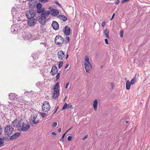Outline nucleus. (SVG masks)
Wrapping results in <instances>:
<instances>
[{
	"instance_id": "1",
	"label": "nucleus",
	"mask_w": 150,
	"mask_h": 150,
	"mask_svg": "<svg viewBox=\"0 0 150 150\" xmlns=\"http://www.w3.org/2000/svg\"><path fill=\"white\" fill-rule=\"evenodd\" d=\"M42 5L40 3H38L36 5L37 10L36 11L37 13L41 14L40 16H39L38 21L40 24L42 25H45L46 20V18L50 14V11H45L44 8H42Z\"/></svg>"
},
{
	"instance_id": "2",
	"label": "nucleus",
	"mask_w": 150,
	"mask_h": 150,
	"mask_svg": "<svg viewBox=\"0 0 150 150\" xmlns=\"http://www.w3.org/2000/svg\"><path fill=\"white\" fill-rule=\"evenodd\" d=\"M13 128L11 125L6 126L4 129V134L5 136H10L13 133Z\"/></svg>"
},
{
	"instance_id": "3",
	"label": "nucleus",
	"mask_w": 150,
	"mask_h": 150,
	"mask_svg": "<svg viewBox=\"0 0 150 150\" xmlns=\"http://www.w3.org/2000/svg\"><path fill=\"white\" fill-rule=\"evenodd\" d=\"M59 87V83L57 82L54 88V92L53 93L52 97L54 98H57L59 95V90L58 88Z\"/></svg>"
},
{
	"instance_id": "4",
	"label": "nucleus",
	"mask_w": 150,
	"mask_h": 150,
	"mask_svg": "<svg viewBox=\"0 0 150 150\" xmlns=\"http://www.w3.org/2000/svg\"><path fill=\"white\" fill-rule=\"evenodd\" d=\"M55 43L59 45H61L64 43V38L61 35H57L55 38Z\"/></svg>"
},
{
	"instance_id": "5",
	"label": "nucleus",
	"mask_w": 150,
	"mask_h": 150,
	"mask_svg": "<svg viewBox=\"0 0 150 150\" xmlns=\"http://www.w3.org/2000/svg\"><path fill=\"white\" fill-rule=\"evenodd\" d=\"M36 12L35 10L30 9L26 12V16L28 18H33L35 15Z\"/></svg>"
},
{
	"instance_id": "6",
	"label": "nucleus",
	"mask_w": 150,
	"mask_h": 150,
	"mask_svg": "<svg viewBox=\"0 0 150 150\" xmlns=\"http://www.w3.org/2000/svg\"><path fill=\"white\" fill-rule=\"evenodd\" d=\"M50 108V106L49 102L45 101L43 104L42 106V110L44 112H47L49 111Z\"/></svg>"
},
{
	"instance_id": "7",
	"label": "nucleus",
	"mask_w": 150,
	"mask_h": 150,
	"mask_svg": "<svg viewBox=\"0 0 150 150\" xmlns=\"http://www.w3.org/2000/svg\"><path fill=\"white\" fill-rule=\"evenodd\" d=\"M37 114L33 113L29 119L30 122H32L34 124H37L39 121V120L37 118Z\"/></svg>"
},
{
	"instance_id": "8",
	"label": "nucleus",
	"mask_w": 150,
	"mask_h": 150,
	"mask_svg": "<svg viewBox=\"0 0 150 150\" xmlns=\"http://www.w3.org/2000/svg\"><path fill=\"white\" fill-rule=\"evenodd\" d=\"M21 121L16 118L12 122V125L14 127L20 128L21 126Z\"/></svg>"
},
{
	"instance_id": "9",
	"label": "nucleus",
	"mask_w": 150,
	"mask_h": 150,
	"mask_svg": "<svg viewBox=\"0 0 150 150\" xmlns=\"http://www.w3.org/2000/svg\"><path fill=\"white\" fill-rule=\"evenodd\" d=\"M30 126L28 125V122L25 123L23 122L21 125V126L20 129L23 132L27 131L30 128Z\"/></svg>"
},
{
	"instance_id": "10",
	"label": "nucleus",
	"mask_w": 150,
	"mask_h": 150,
	"mask_svg": "<svg viewBox=\"0 0 150 150\" xmlns=\"http://www.w3.org/2000/svg\"><path fill=\"white\" fill-rule=\"evenodd\" d=\"M29 20L28 21V25L30 26H33L35 25L36 22L37 21V19L35 18H28Z\"/></svg>"
},
{
	"instance_id": "11",
	"label": "nucleus",
	"mask_w": 150,
	"mask_h": 150,
	"mask_svg": "<svg viewBox=\"0 0 150 150\" xmlns=\"http://www.w3.org/2000/svg\"><path fill=\"white\" fill-rule=\"evenodd\" d=\"M63 31L66 35H69L70 34V28L69 26H66L64 28L63 30Z\"/></svg>"
},
{
	"instance_id": "12",
	"label": "nucleus",
	"mask_w": 150,
	"mask_h": 150,
	"mask_svg": "<svg viewBox=\"0 0 150 150\" xmlns=\"http://www.w3.org/2000/svg\"><path fill=\"white\" fill-rule=\"evenodd\" d=\"M57 56L59 59L62 60L65 56V52L60 50L58 52Z\"/></svg>"
},
{
	"instance_id": "13",
	"label": "nucleus",
	"mask_w": 150,
	"mask_h": 150,
	"mask_svg": "<svg viewBox=\"0 0 150 150\" xmlns=\"http://www.w3.org/2000/svg\"><path fill=\"white\" fill-rule=\"evenodd\" d=\"M58 69L56 66H53L52 68L51 71V74L54 76V75L57 74L58 73Z\"/></svg>"
},
{
	"instance_id": "14",
	"label": "nucleus",
	"mask_w": 150,
	"mask_h": 150,
	"mask_svg": "<svg viewBox=\"0 0 150 150\" xmlns=\"http://www.w3.org/2000/svg\"><path fill=\"white\" fill-rule=\"evenodd\" d=\"M84 67L86 72L87 73L89 72L91 69L92 68V66L91 64H88L87 62L85 63Z\"/></svg>"
},
{
	"instance_id": "15",
	"label": "nucleus",
	"mask_w": 150,
	"mask_h": 150,
	"mask_svg": "<svg viewBox=\"0 0 150 150\" xmlns=\"http://www.w3.org/2000/svg\"><path fill=\"white\" fill-rule=\"evenodd\" d=\"M50 13L54 16H55L58 15L59 14V10L57 9L52 8L51 11Z\"/></svg>"
},
{
	"instance_id": "16",
	"label": "nucleus",
	"mask_w": 150,
	"mask_h": 150,
	"mask_svg": "<svg viewBox=\"0 0 150 150\" xmlns=\"http://www.w3.org/2000/svg\"><path fill=\"white\" fill-rule=\"evenodd\" d=\"M52 26L55 30H57L59 28V25L57 22L53 21L52 24Z\"/></svg>"
},
{
	"instance_id": "17",
	"label": "nucleus",
	"mask_w": 150,
	"mask_h": 150,
	"mask_svg": "<svg viewBox=\"0 0 150 150\" xmlns=\"http://www.w3.org/2000/svg\"><path fill=\"white\" fill-rule=\"evenodd\" d=\"M17 27L18 28L17 25L16 26V25H12L11 28V32L14 34L16 33L18 30V29L17 28Z\"/></svg>"
},
{
	"instance_id": "18",
	"label": "nucleus",
	"mask_w": 150,
	"mask_h": 150,
	"mask_svg": "<svg viewBox=\"0 0 150 150\" xmlns=\"http://www.w3.org/2000/svg\"><path fill=\"white\" fill-rule=\"evenodd\" d=\"M21 135V133L19 132H17L15 133L14 134L11 136L9 140H13L19 137Z\"/></svg>"
},
{
	"instance_id": "19",
	"label": "nucleus",
	"mask_w": 150,
	"mask_h": 150,
	"mask_svg": "<svg viewBox=\"0 0 150 150\" xmlns=\"http://www.w3.org/2000/svg\"><path fill=\"white\" fill-rule=\"evenodd\" d=\"M16 96L17 95L15 93H11L9 94V98L11 100L15 99Z\"/></svg>"
},
{
	"instance_id": "20",
	"label": "nucleus",
	"mask_w": 150,
	"mask_h": 150,
	"mask_svg": "<svg viewBox=\"0 0 150 150\" xmlns=\"http://www.w3.org/2000/svg\"><path fill=\"white\" fill-rule=\"evenodd\" d=\"M58 17L61 20L63 21L64 22H65L67 20V17L63 15H59L58 16Z\"/></svg>"
},
{
	"instance_id": "21",
	"label": "nucleus",
	"mask_w": 150,
	"mask_h": 150,
	"mask_svg": "<svg viewBox=\"0 0 150 150\" xmlns=\"http://www.w3.org/2000/svg\"><path fill=\"white\" fill-rule=\"evenodd\" d=\"M98 105V100L97 99L95 100L93 102V107L94 110H96L97 109Z\"/></svg>"
},
{
	"instance_id": "22",
	"label": "nucleus",
	"mask_w": 150,
	"mask_h": 150,
	"mask_svg": "<svg viewBox=\"0 0 150 150\" xmlns=\"http://www.w3.org/2000/svg\"><path fill=\"white\" fill-rule=\"evenodd\" d=\"M104 33L105 35V38L107 39H109V31L108 29H105L104 30Z\"/></svg>"
},
{
	"instance_id": "23",
	"label": "nucleus",
	"mask_w": 150,
	"mask_h": 150,
	"mask_svg": "<svg viewBox=\"0 0 150 150\" xmlns=\"http://www.w3.org/2000/svg\"><path fill=\"white\" fill-rule=\"evenodd\" d=\"M130 82L128 80L127 81L126 83V88L127 90H129L130 88L131 85Z\"/></svg>"
},
{
	"instance_id": "24",
	"label": "nucleus",
	"mask_w": 150,
	"mask_h": 150,
	"mask_svg": "<svg viewBox=\"0 0 150 150\" xmlns=\"http://www.w3.org/2000/svg\"><path fill=\"white\" fill-rule=\"evenodd\" d=\"M70 39L68 36H66L65 38V43H68Z\"/></svg>"
},
{
	"instance_id": "25",
	"label": "nucleus",
	"mask_w": 150,
	"mask_h": 150,
	"mask_svg": "<svg viewBox=\"0 0 150 150\" xmlns=\"http://www.w3.org/2000/svg\"><path fill=\"white\" fill-rule=\"evenodd\" d=\"M85 60L87 62V63H88V64H90V62L89 61V59L88 57L86 56L85 57Z\"/></svg>"
},
{
	"instance_id": "26",
	"label": "nucleus",
	"mask_w": 150,
	"mask_h": 150,
	"mask_svg": "<svg viewBox=\"0 0 150 150\" xmlns=\"http://www.w3.org/2000/svg\"><path fill=\"white\" fill-rule=\"evenodd\" d=\"M136 81V79L135 78H133L131 80L130 83L131 84L133 85L135 82Z\"/></svg>"
},
{
	"instance_id": "27",
	"label": "nucleus",
	"mask_w": 150,
	"mask_h": 150,
	"mask_svg": "<svg viewBox=\"0 0 150 150\" xmlns=\"http://www.w3.org/2000/svg\"><path fill=\"white\" fill-rule=\"evenodd\" d=\"M68 109L67 107V103H65L64 105L63 108H62V110H63L64 109Z\"/></svg>"
},
{
	"instance_id": "28",
	"label": "nucleus",
	"mask_w": 150,
	"mask_h": 150,
	"mask_svg": "<svg viewBox=\"0 0 150 150\" xmlns=\"http://www.w3.org/2000/svg\"><path fill=\"white\" fill-rule=\"evenodd\" d=\"M40 114L41 116L43 118H44L47 114L46 113L43 112H40Z\"/></svg>"
},
{
	"instance_id": "29",
	"label": "nucleus",
	"mask_w": 150,
	"mask_h": 150,
	"mask_svg": "<svg viewBox=\"0 0 150 150\" xmlns=\"http://www.w3.org/2000/svg\"><path fill=\"white\" fill-rule=\"evenodd\" d=\"M66 132H65V133H64L63 135L62 136V138H61V139L60 140V141H62V142H63L64 138V137H65V134H66Z\"/></svg>"
},
{
	"instance_id": "30",
	"label": "nucleus",
	"mask_w": 150,
	"mask_h": 150,
	"mask_svg": "<svg viewBox=\"0 0 150 150\" xmlns=\"http://www.w3.org/2000/svg\"><path fill=\"white\" fill-rule=\"evenodd\" d=\"M57 74L56 76V80L57 81H58L59 78L60 74L59 73H57Z\"/></svg>"
},
{
	"instance_id": "31",
	"label": "nucleus",
	"mask_w": 150,
	"mask_h": 150,
	"mask_svg": "<svg viewBox=\"0 0 150 150\" xmlns=\"http://www.w3.org/2000/svg\"><path fill=\"white\" fill-rule=\"evenodd\" d=\"M123 30H121L120 32V36L121 37H122L123 35Z\"/></svg>"
},
{
	"instance_id": "32",
	"label": "nucleus",
	"mask_w": 150,
	"mask_h": 150,
	"mask_svg": "<svg viewBox=\"0 0 150 150\" xmlns=\"http://www.w3.org/2000/svg\"><path fill=\"white\" fill-rule=\"evenodd\" d=\"M49 0H39L40 2L42 3H45L47 2Z\"/></svg>"
},
{
	"instance_id": "33",
	"label": "nucleus",
	"mask_w": 150,
	"mask_h": 150,
	"mask_svg": "<svg viewBox=\"0 0 150 150\" xmlns=\"http://www.w3.org/2000/svg\"><path fill=\"white\" fill-rule=\"evenodd\" d=\"M63 63V62L62 61L60 62H59V65H58V67L59 68L61 67L62 66Z\"/></svg>"
},
{
	"instance_id": "34",
	"label": "nucleus",
	"mask_w": 150,
	"mask_h": 150,
	"mask_svg": "<svg viewBox=\"0 0 150 150\" xmlns=\"http://www.w3.org/2000/svg\"><path fill=\"white\" fill-rule=\"evenodd\" d=\"M55 4L57 5H58L59 6H60V7H62V5H61L59 3V2L58 1H56L55 2Z\"/></svg>"
},
{
	"instance_id": "35",
	"label": "nucleus",
	"mask_w": 150,
	"mask_h": 150,
	"mask_svg": "<svg viewBox=\"0 0 150 150\" xmlns=\"http://www.w3.org/2000/svg\"><path fill=\"white\" fill-rule=\"evenodd\" d=\"M72 107V105L71 103H69L67 105L68 108H70Z\"/></svg>"
},
{
	"instance_id": "36",
	"label": "nucleus",
	"mask_w": 150,
	"mask_h": 150,
	"mask_svg": "<svg viewBox=\"0 0 150 150\" xmlns=\"http://www.w3.org/2000/svg\"><path fill=\"white\" fill-rule=\"evenodd\" d=\"M72 138L71 136H69L67 137V139L68 141H70L71 140Z\"/></svg>"
},
{
	"instance_id": "37",
	"label": "nucleus",
	"mask_w": 150,
	"mask_h": 150,
	"mask_svg": "<svg viewBox=\"0 0 150 150\" xmlns=\"http://www.w3.org/2000/svg\"><path fill=\"white\" fill-rule=\"evenodd\" d=\"M106 25V23L105 22H104L102 23V26L103 27H104Z\"/></svg>"
},
{
	"instance_id": "38",
	"label": "nucleus",
	"mask_w": 150,
	"mask_h": 150,
	"mask_svg": "<svg viewBox=\"0 0 150 150\" xmlns=\"http://www.w3.org/2000/svg\"><path fill=\"white\" fill-rule=\"evenodd\" d=\"M58 108H59V106H57V107L56 109L55 110L54 112H53V114H55L56 112H57V111L58 110Z\"/></svg>"
},
{
	"instance_id": "39",
	"label": "nucleus",
	"mask_w": 150,
	"mask_h": 150,
	"mask_svg": "<svg viewBox=\"0 0 150 150\" xmlns=\"http://www.w3.org/2000/svg\"><path fill=\"white\" fill-rule=\"evenodd\" d=\"M57 125V123L56 122H54L53 125H52V126L53 127H56Z\"/></svg>"
},
{
	"instance_id": "40",
	"label": "nucleus",
	"mask_w": 150,
	"mask_h": 150,
	"mask_svg": "<svg viewBox=\"0 0 150 150\" xmlns=\"http://www.w3.org/2000/svg\"><path fill=\"white\" fill-rule=\"evenodd\" d=\"M105 43L106 44H107V45L109 43H108V40L107 38H106V39H105Z\"/></svg>"
},
{
	"instance_id": "41",
	"label": "nucleus",
	"mask_w": 150,
	"mask_h": 150,
	"mask_svg": "<svg viewBox=\"0 0 150 150\" xmlns=\"http://www.w3.org/2000/svg\"><path fill=\"white\" fill-rule=\"evenodd\" d=\"M31 93V92L29 91V92H25V94L26 95H27L28 93Z\"/></svg>"
},
{
	"instance_id": "42",
	"label": "nucleus",
	"mask_w": 150,
	"mask_h": 150,
	"mask_svg": "<svg viewBox=\"0 0 150 150\" xmlns=\"http://www.w3.org/2000/svg\"><path fill=\"white\" fill-rule=\"evenodd\" d=\"M115 15V13H114L112 16L111 18L110 19V20L111 21V20H112V19L114 17Z\"/></svg>"
},
{
	"instance_id": "43",
	"label": "nucleus",
	"mask_w": 150,
	"mask_h": 150,
	"mask_svg": "<svg viewBox=\"0 0 150 150\" xmlns=\"http://www.w3.org/2000/svg\"><path fill=\"white\" fill-rule=\"evenodd\" d=\"M69 64H66V65L64 68L65 69L67 68H68V67H69Z\"/></svg>"
},
{
	"instance_id": "44",
	"label": "nucleus",
	"mask_w": 150,
	"mask_h": 150,
	"mask_svg": "<svg viewBox=\"0 0 150 150\" xmlns=\"http://www.w3.org/2000/svg\"><path fill=\"white\" fill-rule=\"evenodd\" d=\"M2 129L1 127L0 126V135L1 134L2 132Z\"/></svg>"
},
{
	"instance_id": "45",
	"label": "nucleus",
	"mask_w": 150,
	"mask_h": 150,
	"mask_svg": "<svg viewBox=\"0 0 150 150\" xmlns=\"http://www.w3.org/2000/svg\"><path fill=\"white\" fill-rule=\"evenodd\" d=\"M88 136L87 135L85 136L83 138H82V139L83 140L86 139L87 138Z\"/></svg>"
},
{
	"instance_id": "46",
	"label": "nucleus",
	"mask_w": 150,
	"mask_h": 150,
	"mask_svg": "<svg viewBox=\"0 0 150 150\" xmlns=\"http://www.w3.org/2000/svg\"><path fill=\"white\" fill-rule=\"evenodd\" d=\"M69 82L67 84H66V86H65V88H66V89H67V88H68V86L69 85Z\"/></svg>"
},
{
	"instance_id": "47",
	"label": "nucleus",
	"mask_w": 150,
	"mask_h": 150,
	"mask_svg": "<svg viewBox=\"0 0 150 150\" xmlns=\"http://www.w3.org/2000/svg\"><path fill=\"white\" fill-rule=\"evenodd\" d=\"M129 1V0H123L122 1V3H123L125 2L128 1Z\"/></svg>"
},
{
	"instance_id": "48",
	"label": "nucleus",
	"mask_w": 150,
	"mask_h": 150,
	"mask_svg": "<svg viewBox=\"0 0 150 150\" xmlns=\"http://www.w3.org/2000/svg\"><path fill=\"white\" fill-rule=\"evenodd\" d=\"M120 2V1L119 0H117L115 2V4H118L119 2Z\"/></svg>"
},
{
	"instance_id": "49",
	"label": "nucleus",
	"mask_w": 150,
	"mask_h": 150,
	"mask_svg": "<svg viewBox=\"0 0 150 150\" xmlns=\"http://www.w3.org/2000/svg\"><path fill=\"white\" fill-rule=\"evenodd\" d=\"M52 8V7L51 6H49V7L48 8V9H50V11H50V12L51 11Z\"/></svg>"
},
{
	"instance_id": "50",
	"label": "nucleus",
	"mask_w": 150,
	"mask_h": 150,
	"mask_svg": "<svg viewBox=\"0 0 150 150\" xmlns=\"http://www.w3.org/2000/svg\"><path fill=\"white\" fill-rule=\"evenodd\" d=\"M52 134L54 135H56L55 133L54 132H52Z\"/></svg>"
},
{
	"instance_id": "51",
	"label": "nucleus",
	"mask_w": 150,
	"mask_h": 150,
	"mask_svg": "<svg viewBox=\"0 0 150 150\" xmlns=\"http://www.w3.org/2000/svg\"><path fill=\"white\" fill-rule=\"evenodd\" d=\"M58 132H61V128H59L58 129Z\"/></svg>"
},
{
	"instance_id": "52",
	"label": "nucleus",
	"mask_w": 150,
	"mask_h": 150,
	"mask_svg": "<svg viewBox=\"0 0 150 150\" xmlns=\"http://www.w3.org/2000/svg\"><path fill=\"white\" fill-rule=\"evenodd\" d=\"M68 56H69V55L68 54H67L66 56V59H67L68 58Z\"/></svg>"
},
{
	"instance_id": "53",
	"label": "nucleus",
	"mask_w": 150,
	"mask_h": 150,
	"mask_svg": "<svg viewBox=\"0 0 150 150\" xmlns=\"http://www.w3.org/2000/svg\"><path fill=\"white\" fill-rule=\"evenodd\" d=\"M128 122H129L128 121H126V122H125V123H127Z\"/></svg>"
},
{
	"instance_id": "54",
	"label": "nucleus",
	"mask_w": 150,
	"mask_h": 150,
	"mask_svg": "<svg viewBox=\"0 0 150 150\" xmlns=\"http://www.w3.org/2000/svg\"><path fill=\"white\" fill-rule=\"evenodd\" d=\"M28 1H32L33 0H27Z\"/></svg>"
},
{
	"instance_id": "55",
	"label": "nucleus",
	"mask_w": 150,
	"mask_h": 150,
	"mask_svg": "<svg viewBox=\"0 0 150 150\" xmlns=\"http://www.w3.org/2000/svg\"><path fill=\"white\" fill-rule=\"evenodd\" d=\"M35 55H34V56L33 57L34 59V57H34Z\"/></svg>"
},
{
	"instance_id": "56",
	"label": "nucleus",
	"mask_w": 150,
	"mask_h": 150,
	"mask_svg": "<svg viewBox=\"0 0 150 150\" xmlns=\"http://www.w3.org/2000/svg\"><path fill=\"white\" fill-rule=\"evenodd\" d=\"M71 128V127L70 129H69L68 131Z\"/></svg>"
}]
</instances>
